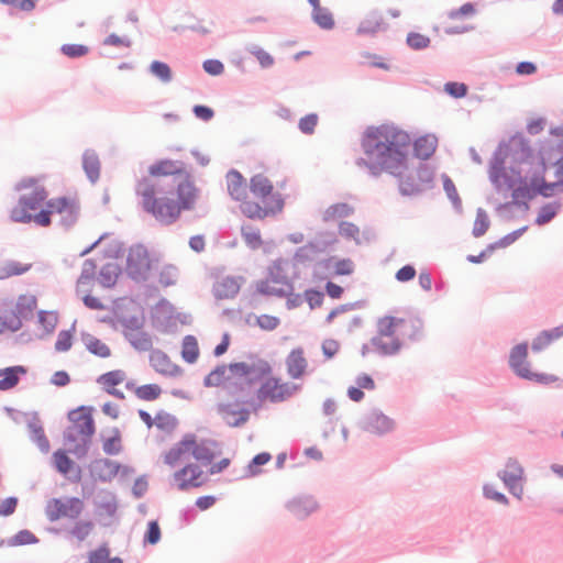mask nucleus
Segmentation results:
<instances>
[{
  "instance_id": "28",
  "label": "nucleus",
  "mask_w": 563,
  "mask_h": 563,
  "mask_svg": "<svg viewBox=\"0 0 563 563\" xmlns=\"http://www.w3.org/2000/svg\"><path fill=\"white\" fill-rule=\"evenodd\" d=\"M26 373L23 366L0 369V390H8L18 385L20 376Z\"/></svg>"
},
{
  "instance_id": "43",
  "label": "nucleus",
  "mask_w": 563,
  "mask_h": 563,
  "mask_svg": "<svg viewBox=\"0 0 563 563\" xmlns=\"http://www.w3.org/2000/svg\"><path fill=\"white\" fill-rule=\"evenodd\" d=\"M93 530V522L90 520H78L71 527L69 533L78 541L86 540Z\"/></svg>"
},
{
  "instance_id": "16",
  "label": "nucleus",
  "mask_w": 563,
  "mask_h": 563,
  "mask_svg": "<svg viewBox=\"0 0 563 563\" xmlns=\"http://www.w3.org/2000/svg\"><path fill=\"white\" fill-rule=\"evenodd\" d=\"M229 371L238 377L254 376L258 377L269 376L273 373V367L268 361L256 358L251 362H236L228 366Z\"/></svg>"
},
{
  "instance_id": "20",
  "label": "nucleus",
  "mask_w": 563,
  "mask_h": 563,
  "mask_svg": "<svg viewBox=\"0 0 563 563\" xmlns=\"http://www.w3.org/2000/svg\"><path fill=\"white\" fill-rule=\"evenodd\" d=\"M150 364L161 375L177 377L183 374V368L174 363L163 351H153L150 355Z\"/></svg>"
},
{
  "instance_id": "36",
  "label": "nucleus",
  "mask_w": 563,
  "mask_h": 563,
  "mask_svg": "<svg viewBox=\"0 0 563 563\" xmlns=\"http://www.w3.org/2000/svg\"><path fill=\"white\" fill-rule=\"evenodd\" d=\"M87 563H122V560L119 558H110L109 547L102 544L98 549L89 552Z\"/></svg>"
},
{
  "instance_id": "33",
  "label": "nucleus",
  "mask_w": 563,
  "mask_h": 563,
  "mask_svg": "<svg viewBox=\"0 0 563 563\" xmlns=\"http://www.w3.org/2000/svg\"><path fill=\"white\" fill-rule=\"evenodd\" d=\"M563 335V325L541 332L532 342V350L533 351H541L542 349L547 347L549 344H551L554 340H558Z\"/></svg>"
},
{
  "instance_id": "48",
  "label": "nucleus",
  "mask_w": 563,
  "mask_h": 563,
  "mask_svg": "<svg viewBox=\"0 0 563 563\" xmlns=\"http://www.w3.org/2000/svg\"><path fill=\"white\" fill-rule=\"evenodd\" d=\"M21 328L20 318L11 312L5 316H0V334L7 331H18Z\"/></svg>"
},
{
  "instance_id": "1",
  "label": "nucleus",
  "mask_w": 563,
  "mask_h": 563,
  "mask_svg": "<svg viewBox=\"0 0 563 563\" xmlns=\"http://www.w3.org/2000/svg\"><path fill=\"white\" fill-rule=\"evenodd\" d=\"M411 144L409 134L393 125L368 128L362 137L366 158L358 165H366L373 175L387 172L399 178L402 195H413L422 188L415 173L408 170V151Z\"/></svg>"
},
{
  "instance_id": "54",
  "label": "nucleus",
  "mask_w": 563,
  "mask_h": 563,
  "mask_svg": "<svg viewBox=\"0 0 563 563\" xmlns=\"http://www.w3.org/2000/svg\"><path fill=\"white\" fill-rule=\"evenodd\" d=\"M489 227V220L485 211L479 210L476 214V219L473 227V234L475 236H482L485 234Z\"/></svg>"
},
{
  "instance_id": "25",
  "label": "nucleus",
  "mask_w": 563,
  "mask_h": 563,
  "mask_svg": "<svg viewBox=\"0 0 563 563\" xmlns=\"http://www.w3.org/2000/svg\"><path fill=\"white\" fill-rule=\"evenodd\" d=\"M394 428V421L382 412H372L366 421V429L372 433L382 434Z\"/></svg>"
},
{
  "instance_id": "59",
  "label": "nucleus",
  "mask_w": 563,
  "mask_h": 563,
  "mask_svg": "<svg viewBox=\"0 0 563 563\" xmlns=\"http://www.w3.org/2000/svg\"><path fill=\"white\" fill-rule=\"evenodd\" d=\"M73 344V335L69 331H62L58 333L55 349L58 352H66L71 347Z\"/></svg>"
},
{
  "instance_id": "38",
  "label": "nucleus",
  "mask_w": 563,
  "mask_h": 563,
  "mask_svg": "<svg viewBox=\"0 0 563 563\" xmlns=\"http://www.w3.org/2000/svg\"><path fill=\"white\" fill-rule=\"evenodd\" d=\"M313 21L324 30H331L334 26V19L332 13L327 9L318 5L312 8Z\"/></svg>"
},
{
  "instance_id": "12",
  "label": "nucleus",
  "mask_w": 563,
  "mask_h": 563,
  "mask_svg": "<svg viewBox=\"0 0 563 563\" xmlns=\"http://www.w3.org/2000/svg\"><path fill=\"white\" fill-rule=\"evenodd\" d=\"M528 358V346L527 344L516 345L509 357L510 367L515 371V373L526 379L536 380L538 383L550 384L556 380L554 375L550 374H539L534 373L530 369V364L527 361Z\"/></svg>"
},
{
  "instance_id": "56",
  "label": "nucleus",
  "mask_w": 563,
  "mask_h": 563,
  "mask_svg": "<svg viewBox=\"0 0 563 563\" xmlns=\"http://www.w3.org/2000/svg\"><path fill=\"white\" fill-rule=\"evenodd\" d=\"M333 274L336 276L351 275L354 272V263L349 260H339L332 265Z\"/></svg>"
},
{
  "instance_id": "4",
  "label": "nucleus",
  "mask_w": 563,
  "mask_h": 563,
  "mask_svg": "<svg viewBox=\"0 0 563 563\" xmlns=\"http://www.w3.org/2000/svg\"><path fill=\"white\" fill-rule=\"evenodd\" d=\"M260 385L246 405L253 412H257L266 404H282L288 401L297 393L300 391L301 386L294 382L284 380L279 376L258 377Z\"/></svg>"
},
{
  "instance_id": "13",
  "label": "nucleus",
  "mask_w": 563,
  "mask_h": 563,
  "mask_svg": "<svg viewBox=\"0 0 563 563\" xmlns=\"http://www.w3.org/2000/svg\"><path fill=\"white\" fill-rule=\"evenodd\" d=\"M208 481L207 474L196 463H187L176 470L170 478V483L178 490H188L205 485Z\"/></svg>"
},
{
  "instance_id": "21",
  "label": "nucleus",
  "mask_w": 563,
  "mask_h": 563,
  "mask_svg": "<svg viewBox=\"0 0 563 563\" xmlns=\"http://www.w3.org/2000/svg\"><path fill=\"white\" fill-rule=\"evenodd\" d=\"M227 189L232 199L243 205L250 200V188L245 183L244 177L238 170H230L227 176Z\"/></svg>"
},
{
  "instance_id": "47",
  "label": "nucleus",
  "mask_w": 563,
  "mask_h": 563,
  "mask_svg": "<svg viewBox=\"0 0 563 563\" xmlns=\"http://www.w3.org/2000/svg\"><path fill=\"white\" fill-rule=\"evenodd\" d=\"M150 70L163 82H169L172 80V69L166 63L154 60L150 66Z\"/></svg>"
},
{
  "instance_id": "30",
  "label": "nucleus",
  "mask_w": 563,
  "mask_h": 563,
  "mask_svg": "<svg viewBox=\"0 0 563 563\" xmlns=\"http://www.w3.org/2000/svg\"><path fill=\"white\" fill-rule=\"evenodd\" d=\"M384 29V21L380 14L371 13L366 15L357 26V33L361 35H374Z\"/></svg>"
},
{
  "instance_id": "8",
  "label": "nucleus",
  "mask_w": 563,
  "mask_h": 563,
  "mask_svg": "<svg viewBox=\"0 0 563 563\" xmlns=\"http://www.w3.org/2000/svg\"><path fill=\"white\" fill-rule=\"evenodd\" d=\"M80 216V203L76 196H58L46 199L44 208L38 212L37 225L49 227L54 221L59 225L69 228Z\"/></svg>"
},
{
  "instance_id": "52",
  "label": "nucleus",
  "mask_w": 563,
  "mask_h": 563,
  "mask_svg": "<svg viewBox=\"0 0 563 563\" xmlns=\"http://www.w3.org/2000/svg\"><path fill=\"white\" fill-rule=\"evenodd\" d=\"M113 435L103 442V451L107 454L113 455L121 451V434L119 429H113Z\"/></svg>"
},
{
  "instance_id": "18",
  "label": "nucleus",
  "mask_w": 563,
  "mask_h": 563,
  "mask_svg": "<svg viewBox=\"0 0 563 563\" xmlns=\"http://www.w3.org/2000/svg\"><path fill=\"white\" fill-rule=\"evenodd\" d=\"M522 476V467L517 461L511 459L507 462L505 470L500 474V478L508 487L509 492L517 497H520L523 493L521 484Z\"/></svg>"
},
{
  "instance_id": "22",
  "label": "nucleus",
  "mask_w": 563,
  "mask_h": 563,
  "mask_svg": "<svg viewBox=\"0 0 563 563\" xmlns=\"http://www.w3.org/2000/svg\"><path fill=\"white\" fill-rule=\"evenodd\" d=\"M125 378L126 375L123 371L114 369L99 376L97 382L109 395L114 396L119 399H123L124 394L120 391L117 388V386L122 384L125 380Z\"/></svg>"
},
{
  "instance_id": "23",
  "label": "nucleus",
  "mask_w": 563,
  "mask_h": 563,
  "mask_svg": "<svg viewBox=\"0 0 563 563\" xmlns=\"http://www.w3.org/2000/svg\"><path fill=\"white\" fill-rule=\"evenodd\" d=\"M120 465L113 461L101 459L91 465V474L96 479L109 482L119 473Z\"/></svg>"
},
{
  "instance_id": "63",
  "label": "nucleus",
  "mask_w": 563,
  "mask_h": 563,
  "mask_svg": "<svg viewBox=\"0 0 563 563\" xmlns=\"http://www.w3.org/2000/svg\"><path fill=\"white\" fill-rule=\"evenodd\" d=\"M203 69L206 73L212 76L221 75L224 70L223 64L218 59H208L203 63Z\"/></svg>"
},
{
  "instance_id": "19",
  "label": "nucleus",
  "mask_w": 563,
  "mask_h": 563,
  "mask_svg": "<svg viewBox=\"0 0 563 563\" xmlns=\"http://www.w3.org/2000/svg\"><path fill=\"white\" fill-rule=\"evenodd\" d=\"M218 412L231 427L244 424L250 417V409L241 406L239 402L220 404L218 406Z\"/></svg>"
},
{
  "instance_id": "31",
  "label": "nucleus",
  "mask_w": 563,
  "mask_h": 563,
  "mask_svg": "<svg viewBox=\"0 0 563 563\" xmlns=\"http://www.w3.org/2000/svg\"><path fill=\"white\" fill-rule=\"evenodd\" d=\"M82 343L85 347L93 355L107 358L111 356V349L100 339L96 338L92 334H84Z\"/></svg>"
},
{
  "instance_id": "2",
  "label": "nucleus",
  "mask_w": 563,
  "mask_h": 563,
  "mask_svg": "<svg viewBox=\"0 0 563 563\" xmlns=\"http://www.w3.org/2000/svg\"><path fill=\"white\" fill-rule=\"evenodd\" d=\"M135 192L143 210L162 224H173L183 211L192 210L200 197V189L191 177L183 179L176 190L157 188L148 178L140 179Z\"/></svg>"
},
{
  "instance_id": "35",
  "label": "nucleus",
  "mask_w": 563,
  "mask_h": 563,
  "mask_svg": "<svg viewBox=\"0 0 563 563\" xmlns=\"http://www.w3.org/2000/svg\"><path fill=\"white\" fill-rule=\"evenodd\" d=\"M489 177L490 180L497 186V187H514V181L509 180L506 176L505 168L503 166V162L496 159L495 163L492 165L489 170Z\"/></svg>"
},
{
  "instance_id": "11",
  "label": "nucleus",
  "mask_w": 563,
  "mask_h": 563,
  "mask_svg": "<svg viewBox=\"0 0 563 563\" xmlns=\"http://www.w3.org/2000/svg\"><path fill=\"white\" fill-rule=\"evenodd\" d=\"M158 262V257L151 254L146 247L135 245L129 251L126 272L132 278L144 280L157 268Z\"/></svg>"
},
{
  "instance_id": "17",
  "label": "nucleus",
  "mask_w": 563,
  "mask_h": 563,
  "mask_svg": "<svg viewBox=\"0 0 563 563\" xmlns=\"http://www.w3.org/2000/svg\"><path fill=\"white\" fill-rule=\"evenodd\" d=\"M287 375L292 379H302L309 369V362L303 347L292 349L285 360Z\"/></svg>"
},
{
  "instance_id": "51",
  "label": "nucleus",
  "mask_w": 563,
  "mask_h": 563,
  "mask_svg": "<svg viewBox=\"0 0 563 563\" xmlns=\"http://www.w3.org/2000/svg\"><path fill=\"white\" fill-rule=\"evenodd\" d=\"M84 168L91 180H96L99 176L100 164L97 156L86 154L84 156Z\"/></svg>"
},
{
  "instance_id": "14",
  "label": "nucleus",
  "mask_w": 563,
  "mask_h": 563,
  "mask_svg": "<svg viewBox=\"0 0 563 563\" xmlns=\"http://www.w3.org/2000/svg\"><path fill=\"white\" fill-rule=\"evenodd\" d=\"M256 292L264 296L286 297L292 292V284L286 276L273 272L263 280L256 283Z\"/></svg>"
},
{
  "instance_id": "49",
  "label": "nucleus",
  "mask_w": 563,
  "mask_h": 563,
  "mask_svg": "<svg viewBox=\"0 0 563 563\" xmlns=\"http://www.w3.org/2000/svg\"><path fill=\"white\" fill-rule=\"evenodd\" d=\"M339 234L344 239L353 240L356 243L360 242V235H361L360 228L352 222H347V221L341 222L340 227H339Z\"/></svg>"
},
{
  "instance_id": "5",
  "label": "nucleus",
  "mask_w": 563,
  "mask_h": 563,
  "mask_svg": "<svg viewBox=\"0 0 563 563\" xmlns=\"http://www.w3.org/2000/svg\"><path fill=\"white\" fill-rule=\"evenodd\" d=\"M18 190L31 189V195H22L19 198L18 203L10 211V219L13 222L19 223H31L34 222L37 225L38 212L44 208V202L48 197L46 188L40 185V181L35 177L23 178L18 185Z\"/></svg>"
},
{
  "instance_id": "42",
  "label": "nucleus",
  "mask_w": 563,
  "mask_h": 563,
  "mask_svg": "<svg viewBox=\"0 0 563 563\" xmlns=\"http://www.w3.org/2000/svg\"><path fill=\"white\" fill-rule=\"evenodd\" d=\"M134 393L139 399L144 401H152L159 398L162 395V388L157 384H146L139 386Z\"/></svg>"
},
{
  "instance_id": "3",
  "label": "nucleus",
  "mask_w": 563,
  "mask_h": 563,
  "mask_svg": "<svg viewBox=\"0 0 563 563\" xmlns=\"http://www.w3.org/2000/svg\"><path fill=\"white\" fill-rule=\"evenodd\" d=\"M250 200L240 205V210L247 218L264 219L280 212L284 208L282 195L275 190L271 179L264 174H256L250 179Z\"/></svg>"
},
{
  "instance_id": "32",
  "label": "nucleus",
  "mask_w": 563,
  "mask_h": 563,
  "mask_svg": "<svg viewBox=\"0 0 563 563\" xmlns=\"http://www.w3.org/2000/svg\"><path fill=\"white\" fill-rule=\"evenodd\" d=\"M200 351L198 341L194 335H186L181 342V357L185 362L192 364L199 357Z\"/></svg>"
},
{
  "instance_id": "6",
  "label": "nucleus",
  "mask_w": 563,
  "mask_h": 563,
  "mask_svg": "<svg viewBox=\"0 0 563 563\" xmlns=\"http://www.w3.org/2000/svg\"><path fill=\"white\" fill-rule=\"evenodd\" d=\"M190 456L202 464H210L214 457L210 442L198 439L194 433H186L164 453L163 463L169 468H175L188 462Z\"/></svg>"
},
{
  "instance_id": "44",
  "label": "nucleus",
  "mask_w": 563,
  "mask_h": 563,
  "mask_svg": "<svg viewBox=\"0 0 563 563\" xmlns=\"http://www.w3.org/2000/svg\"><path fill=\"white\" fill-rule=\"evenodd\" d=\"M272 460V455L267 452H262L253 457L246 467V476H256L261 474V466L267 464Z\"/></svg>"
},
{
  "instance_id": "24",
  "label": "nucleus",
  "mask_w": 563,
  "mask_h": 563,
  "mask_svg": "<svg viewBox=\"0 0 563 563\" xmlns=\"http://www.w3.org/2000/svg\"><path fill=\"white\" fill-rule=\"evenodd\" d=\"M240 279L236 277L219 278L213 285V294L218 299L233 298L240 291Z\"/></svg>"
},
{
  "instance_id": "7",
  "label": "nucleus",
  "mask_w": 563,
  "mask_h": 563,
  "mask_svg": "<svg viewBox=\"0 0 563 563\" xmlns=\"http://www.w3.org/2000/svg\"><path fill=\"white\" fill-rule=\"evenodd\" d=\"M70 426L65 434L66 443L70 451L77 455H84L96 431L92 408L78 407L68 413Z\"/></svg>"
},
{
  "instance_id": "40",
  "label": "nucleus",
  "mask_w": 563,
  "mask_h": 563,
  "mask_svg": "<svg viewBox=\"0 0 563 563\" xmlns=\"http://www.w3.org/2000/svg\"><path fill=\"white\" fill-rule=\"evenodd\" d=\"M537 196L536 191V185H534V178L531 179V183L528 184L527 181L519 183L518 186L514 183L512 187V197L515 200L520 199H532Z\"/></svg>"
},
{
  "instance_id": "26",
  "label": "nucleus",
  "mask_w": 563,
  "mask_h": 563,
  "mask_svg": "<svg viewBox=\"0 0 563 563\" xmlns=\"http://www.w3.org/2000/svg\"><path fill=\"white\" fill-rule=\"evenodd\" d=\"M375 386V382L369 375L362 374L356 378V386L349 387L347 396L352 401L360 402L364 398L362 389L374 390Z\"/></svg>"
},
{
  "instance_id": "41",
  "label": "nucleus",
  "mask_w": 563,
  "mask_h": 563,
  "mask_svg": "<svg viewBox=\"0 0 563 563\" xmlns=\"http://www.w3.org/2000/svg\"><path fill=\"white\" fill-rule=\"evenodd\" d=\"M352 212L353 208L350 205L345 202L334 203L324 211V220L333 221L336 219L345 218L352 214Z\"/></svg>"
},
{
  "instance_id": "10",
  "label": "nucleus",
  "mask_w": 563,
  "mask_h": 563,
  "mask_svg": "<svg viewBox=\"0 0 563 563\" xmlns=\"http://www.w3.org/2000/svg\"><path fill=\"white\" fill-rule=\"evenodd\" d=\"M84 510L85 501L79 497L52 498L45 506V515L51 522L63 519L77 520Z\"/></svg>"
},
{
  "instance_id": "61",
  "label": "nucleus",
  "mask_w": 563,
  "mask_h": 563,
  "mask_svg": "<svg viewBox=\"0 0 563 563\" xmlns=\"http://www.w3.org/2000/svg\"><path fill=\"white\" fill-rule=\"evenodd\" d=\"M318 122L316 114H308L299 121V129L303 133H312Z\"/></svg>"
},
{
  "instance_id": "57",
  "label": "nucleus",
  "mask_w": 563,
  "mask_h": 563,
  "mask_svg": "<svg viewBox=\"0 0 563 563\" xmlns=\"http://www.w3.org/2000/svg\"><path fill=\"white\" fill-rule=\"evenodd\" d=\"M407 43L413 49H422L429 46L430 38L420 33H410L407 37Z\"/></svg>"
},
{
  "instance_id": "50",
  "label": "nucleus",
  "mask_w": 563,
  "mask_h": 563,
  "mask_svg": "<svg viewBox=\"0 0 563 563\" xmlns=\"http://www.w3.org/2000/svg\"><path fill=\"white\" fill-rule=\"evenodd\" d=\"M534 185L537 195H541L543 197H551L554 195L556 188L561 187V183H545L542 177H534Z\"/></svg>"
},
{
  "instance_id": "15",
  "label": "nucleus",
  "mask_w": 563,
  "mask_h": 563,
  "mask_svg": "<svg viewBox=\"0 0 563 563\" xmlns=\"http://www.w3.org/2000/svg\"><path fill=\"white\" fill-rule=\"evenodd\" d=\"M147 173L153 178L159 177H190L184 162L177 159H158L148 166Z\"/></svg>"
},
{
  "instance_id": "46",
  "label": "nucleus",
  "mask_w": 563,
  "mask_h": 563,
  "mask_svg": "<svg viewBox=\"0 0 563 563\" xmlns=\"http://www.w3.org/2000/svg\"><path fill=\"white\" fill-rule=\"evenodd\" d=\"M55 467L63 475H67L74 467V462L67 456V454L59 450L53 455Z\"/></svg>"
},
{
  "instance_id": "39",
  "label": "nucleus",
  "mask_w": 563,
  "mask_h": 563,
  "mask_svg": "<svg viewBox=\"0 0 563 563\" xmlns=\"http://www.w3.org/2000/svg\"><path fill=\"white\" fill-rule=\"evenodd\" d=\"M30 268L31 264H23L14 261L7 262L0 266V279L22 275L26 273Z\"/></svg>"
},
{
  "instance_id": "64",
  "label": "nucleus",
  "mask_w": 563,
  "mask_h": 563,
  "mask_svg": "<svg viewBox=\"0 0 563 563\" xmlns=\"http://www.w3.org/2000/svg\"><path fill=\"white\" fill-rule=\"evenodd\" d=\"M18 499L15 497L5 498L0 503V516L7 517L15 511Z\"/></svg>"
},
{
  "instance_id": "53",
  "label": "nucleus",
  "mask_w": 563,
  "mask_h": 563,
  "mask_svg": "<svg viewBox=\"0 0 563 563\" xmlns=\"http://www.w3.org/2000/svg\"><path fill=\"white\" fill-rule=\"evenodd\" d=\"M177 282V268L173 265H164L159 269V283L167 287Z\"/></svg>"
},
{
  "instance_id": "55",
  "label": "nucleus",
  "mask_w": 563,
  "mask_h": 563,
  "mask_svg": "<svg viewBox=\"0 0 563 563\" xmlns=\"http://www.w3.org/2000/svg\"><path fill=\"white\" fill-rule=\"evenodd\" d=\"M60 51L64 55L75 58L87 55L89 48L81 44H65L60 47Z\"/></svg>"
},
{
  "instance_id": "60",
  "label": "nucleus",
  "mask_w": 563,
  "mask_h": 563,
  "mask_svg": "<svg viewBox=\"0 0 563 563\" xmlns=\"http://www.w3.org/2000/svg\"><path fill=\"white\" fill-rule=\"evenodd\" d=\"M444 90L454 98H462L467 92V87L461 82H446Z\"/></svg>"
},
{
  "instance_id": "58",
  "label": "nucleus",
  "mask_w": 563,
  "mask_h": 563,
  "mask_svg": "<svg viewBox=\"0 0 563 563\" xmlns=\"http://www.w3.org/2000/svg\"><path fill=\"white\" fill-rule=\"evenodd\" d=\"M243 239L247 246L251 249H258L262 245L261 233L255 229H247L243 231Z\"/></svg>"
},
{
  "instance_id": "62",
  "label": "nucleus",
  "mask_w": 563,
  "mask_h": 563,
  "mask_svg": "<svg viewBox=\"0 0 563 563\" xmlns=\"http://www.w3.org/2000/svg\"><path fill=\"white\" fill-rule=\"evenodd\" d=\"M257 324L264 330L272 331L278 327L279 320L274 316L262 314L257 318Z\"/></svg>"
},
{
  "instance_id": "34",
  "label": "nucleus",
  "mask_w": 563,
  "mask_h": 563,
  "mask_svg": "<svg viewBox=\"0 0 563 563\" xmlns=\"http://www.w3.org/2000/svg\"><path fill=\"white\" fill-rule=\"evenodd\" d=\"M154 426L162 432L170 434L178 427V420L172 413H168L166 411H158L155 416Z\"/></svg>"
},
{
  "instance_id": "27",
  "label": "nucleus",
  "mask_w": 563,
  "mask_h": 563,
  "mask_svg": "<svg viewBox=\"0 0 563 563\" xmlns=\"http://www.w3.org/2000/svg\"><path fill=\"white\" fill-rule=\"evenodd\" d=\"M97 265L91 260H86L82 264L81 274L77 280V292H87L95 279Z\"/></svg>"
},
{
  "instance_id": "29",
  "label": "nucleus",
  "mask_w": 563,
  "mask_h": 563,
  "mask_svg": "<svg viewBox=\"0 0 563 563\" xmlns=\"http://www.w3.org/2000/svg\"><path fill=\"white\" fill-rule=\"evenodd\" d=\"M438 140L434 135H423L413 143V151L417 157L428 159L437 148Z\"/></svg>"
},
{
  "instance_id": "9",
  "label": "nucleus",
  "mask_w": 563,
  "mask_h": 563,
  "mask_svg": "<svg viewBox=\"0 0 563 563\" xmlns=\"http://www.w3.org/2000/svg\"><path fill=\"white\" fill-rule=\"evenodd\" d=\"M408 329L409 324L405 319L385 316L377 321V333L372 344L380 354H396L401 347V338Z\"/></svg>"
},
{
  "instance_id": "45",
  "label": "nucleus",
  "mask_w": 563,
  "mask_h": 563,
  "mask_svg": "<svg viewBox=\"0 0 563 563\" xmlns=\"http://www.w3.org/2000/svg\"><path fill=\"white\" fill-rule=\"evenodd\" d=\"M559 209H560V205L558 202H551V203L544 205L538 213L536 223L538 225H543V224L550 222L556 216Z\"/></svg>"
},
{
  "instance_id": "37",
  "label": "nucleus",
  "mask_w": 563,
  "mask_h": 563,
  "mask_svg": "<svg viewBox=\"0 0 563 563\" xmlns=\"http://www.w3.org/2000/svg\"><path fill=\"white\" fill-rule=\"evenodd\" d=\"M229 371L228 366L220 365L217 366L213 371H211L203 379V385L206 387H219L222 386L228 380L227 372Z\"/></svg>"
}]
</instances>
